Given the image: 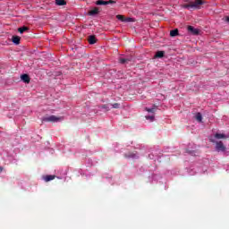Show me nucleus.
Masks as SVG:
<instances>
[{
  "label": "nucleus",
  "instance_id": "f257e3e1",
  "mask_svg": "<svg viewBox=\"0 0 229 229\" xmlns=\"http://www.w3.org/2000/svg\"><path fill=\"white\" fill-rule=\"evenodd\" d=\"M62 121V117L56 115L45 116L42 118V123H58Z\"/></svg>",
  "mask_w": 229,
  "mask_h": 229
},
{
  "label": "nucleus",
  "instance_id": "f03ea898",
  "mask_svg": "<svg viewBox=\"0 0 229 229\" xmlns=\"http://www.w3.org/2000/svg\"><path fill=\"white\" fill-rule=\"evenodd\" d=\"M205 4V1L203 0H195V2H191V8L195 10H199L201 5Z\"/></svg>",
  "mask_w": 229,
  "mask_h": 229
},
{
  "label": "nucleus",
  "instance_id": "7ed1b4c3",
  "mask_svg": "<svg viewBox=\"0 0 229 229\" xmlns=\"http://www.w3.org/2000/svg\"><path fill=\"white\" fill-rule=\"evenodd\" d=\"M116 19L121 21L122 22H133V18H126L124 15L118 14L116 15Z\"/></svg>",
  "mask_w": 229,
  "mask_h": 229
},
{
  "label": "nucleus",
  "instance_id": "20e7f679",
  "mask_svg": "<svg viewBox=\"0 0 229 229\" xmlns=\"http://www.w3.org/2000/svg\"><path fill=\"white\" fill-rule=\"evenodd\" d=\"M216 151H225L226 147H225V144H223V141H216Z\"/></svg>",
  "mask_w": 229,
  "mask_h": 229
},
{
  "label": "nucleus",
  "instance_id": "39448f33",
  "mask_svg": "<svg viewBox=\"0 0 229 229\" xmlns=\"http://www.w3.org/2000/svg\"><path fill=\"white\" fill-rule=\"evenodd\" d=\"M187 30L190 33H191V35H199V30L195 29L191 25L188 26Z\"/></svg>",
  "mask_w": 229,
  "mask_h": 229
},
{
  "label": "nucleus",
  "instance_id": "423d86ee",
  "mask_svg": "<svg viewBox=\"0 0 229 229\" xmlns=\"http://www.w3.org/2000/svg\"><path fill=\"white\" fill-rule=\"evenodd\" d=\"M21 80L23 83H30V81H31V79L30 78V75H28V74L21 75Z\"/></svg>",
  "mask_w": 229,
  "mask_h": 229
},
{
  "label": "nucleus",
  "instance_id": "0eeeda50",
  "mask_svg": "<svg viewBox=\"0 0 229 229\" xmlns=\"http://www.w3.org/2000/svg\"><path fill=\"white\" fill-rule=\"evenodd\" d=\"M98 13H99V7H94L88 13V14L90 16L98 15Z\"/></svg>",
  "mask_w": 229,
  "mask_h": 229
},
{
  "label": "nucleus",
  "instance_id": "6e6552de",
  "mask_svg": "<svg viewBox=\"0 0 229 229\" xmlns=\"http://www.w3.org/2000/svg\"><path fill=\"white\" fill-rule=\"evenodd\" d=\"M88 42L90 45H94V44H96L98 42V39L96 38V36L91 35V36L89 37Z\"/></svg>",
  "mask_w": 229,
  "mask_h": 229
},
{
  "label": "nucleus",
  "instance_id": "1a4fd4ad",
  "mask_svg": "<svg viewBox=\"0 0 229 229\" xmlns=\"http://www.w3.org/2000/svg\"><path fill=\"white\" fill-rule=\"evenodd\" d=\"M12 40L16 46H19L21 44V37L19 36H13Z\"/></svg>",
  "mask_w": 229,
  "mask_h": 229
},
{
  "label": "nucleus",
  "instance_id": "9d476101",
  "mask_svg": "<svg viewBox=\"0 0 229 229\" xmlns=\"http://www.w3.org/2000/svg\"><path fill=\"white\" fill-rule=\"evenodd\" d=\"M55 178H56L55 175H45V176H43V180H45V182H51L52 180H55Z\"/></svg>",
  "mask_w": 229,
  "mask_h": 229
},
{
  "label": "nucleus",
  "instance_id": "9b49d317",
  "mask_svg": "<svg viewBox=\"0 0 229 229\" xmlns=\"http://www.w3.org/2000/svg\"><path fill=\"white\" fill-rule=\"evenodd\" d=\"M55 4H57V6H65L67 2H65V0H55Z\"/></svg>",
  "mask_w": 229,
  "mask_h": 229
},
{
  "label": "nucleus",
  "instance_id": "f8f14e48",
  "mask_svg": "<svg viewBox=\"0 0 229 229\" xmlns=\"http://www.w3.org/2000/svg\"><path fill=\"white\" fill-rule=\"evenodd\" d=\"M107 2L105 0H97L95 2V4H97L98 6H103V5H106Z\"/></svg>",
  "mask_w": 229,
  "mask_h": 229
},
{
  "label": "nucleus",
  "instance_id": "ddd939ff",
  "mask_svg": "<svg viewBox=\"0 0 229 229\" xmlns=\"http://www.w3.org/2000/svg\"><path fill=\"white\" fill-rule=\"evenodd\" d=\"M164 55H165V52L157 51L155 55V58H164Z\"/></svg>",
  "mask_w": 229,
  "mask_h": 229
},
{
  "label": "nucleus",
  "instance_id": "4468645a",
  "mask_svg": "<svg viewBox=\"0 0 229 229\" xmlns=\"http://www.w3.org/2000/svg\"><path fill=\"white\" fill-rule=\"evenodd\" d=\"M178 35H179L178 29H174L170 31V37H178Z\"/></svg>",
  "mask_w": 229,
  "mask_h": 229
},
{
  "label": "nucleus",
  "instance_id": "2eb2a0df",
  "mask_svg": "<svg viewBox=\"0 0 229 229\" xmlns=\"http://www.w3.org/2000/svg\"><path fill=\"white\" fill-rule=\"evenodd\" d=\"M195 119L199 123H201V121H203V116L201 115V113H197L196 115H195Z\"/></svg>",
  "mask_w": 229,
  "mask_h": 229
},
{
  "label": "nucleus",
  "instance_id": "dca6fc26",
  "mask_svg": "<svg viewBox=\"0 0 229 229\" xmlns=\"http://www.w3.org/2000/svg\"><path fill=\"white\" fill-rule=\"evenodd\" d=\"M215 139H226V135H225L223 133H216Z\"/></svg>",
  "mask_w": 229,
  "mask_h": 229
},
{
  "label": "nucleus",
  "instance_id": "f3484780",
  "mask_svg": "<svg viewBox=\"0 0 229 229\" xmlns=\"http://www.w3.org/2000/svg\"><path fill=\"white\" fill-rule=\"evenodd\" d=\"M100 108H102L103 110H106V112H108L110 110V106L108 104L102 105Z\"/></svg>",
  "mask_w": 229,
  "mask_h": 229
},
{
  "label": "nucleus",
  "instance_id": "a211bd4d",
  "mask_svg": "<svg viewBox=\"0 0 229 229\" xmlns=\"http://www.w3.org/2000/svg\"><path fill=\"white\" fill-rule=\"evenodd\" d=\"M156 108H157V106H154L151 107V108L146 107L145 110H146V112H148V113H150V114H153V113H155Z\"/></svg>",
  "mask_w": 229,
  "mask_h": 229
},
{
  "label": "nucleus",
  "instance_id": "6ab92c4d",
  "mask_svg": "<svg viewBox=\"0 0 229 229\" xmlns=\"http://www.w3.org/2000/svg\"><path fill=\"white\" fill-rule=\"evenodd\" d=\"M28 27L24 26V27H21L18 29L19 33H24V31H28Z\"/></svg>",
  "mask_w": 229,
  "mask_h": 229
},
{
  "label": "nucleus",
  "instance_id": "aec40b11",
  "mask_svg": "<svg viewBox=\"0 0 229 229\" xmlns=\"http://www.w3.org/2000/svg\"><path fill=\"white\" fill-rule=\"evenodd\" d=\"M182 8H185L186 10H189L191 8H192V4L191 2L190 4H185L182 5Z\"/></svg>",
  "mask_w": 229,
  "mask_h": 229
},
{
  "label": "nucleus",
  "instance_id": "412c9836",
  "mask_svg": "<svg viewBox=\"0 0 229 229\" xmlns=\"http://www.w3.org/2000/svg\"><path fill=\"white\" fill-rule=\"evenodd\" d=\"M128 62H130L128 58H120V64H128Z\"/></svg>",
  "mask_w": 229,
  "mask_h": 229
},
{
  "label": "nucleus",
  "instance_id": "4be33fe9",
  "mask_svg": "<svg viewBox=\"0 0 229 229\" xmlns=\"http://www.w3.org/2000/svg\"><path fill=\"white\" fill-rule=\"evenodd\" d=\"M112 107H113V108H121V104H119V103H114V104L112 105Z\"/></svg>",
  "mask_w": 229,
  "mask_h": 229
},
{
  "label": "nucleus",
  "instance_id": "5701e85b",
  "mask_svg": "<svg viewBox=\"0 0 229 229\" xmlns=\"http://www.w3.org/2000/svg\"><path fill=\"white\" fill-rule=\"evenodd\" d=\"M106 4H115V1H114V0H108V1H106Z\"/></svg>",
  "mask_w": 229,
  "mask_h": 229
},
{
  "label": "nucleus",
  "instance_id": "b1692460",
  "mask_svg": "<svg viewBox=\"0 0 229 229\" xmlns=\"http://www.w3.org/2000/svg\"><path fill=\"white\" fill-rule=\"evenodd\" d=\"M146 119L150 120V121H153V119H155V116H153V115H148V116H146Z\"/></svg>",
  "mask_w": 229,
  "mask_h": 229
},
{
  "label": "nucleus",
  "instance_id": "393cba45",
  "mask_svg": "<svg viewBox=\"0 0 229 229\" xmlns=\"http://www.w3.org/2000/svg\"><path fill=\"white\" fill-rule=\"evenodd\" d=\"M225 21L227 22L229 24V16H225L224 18Z\"/></svg>",
  "mask_w": 229,
  "mask_h": 229
},
{
  "label": "nucleus",
  "instance_id": "a878e982",
  "mask_svg": "<svg viewBox=\"0 0 229 229\" xmlns=\"http://www.w3.org/2000/svg\"><path fill=\"white\" fill-rule=\"evenodd\" d=\"M4 168H3V166H0V173H3V170H4Z\"/></svg>",
  "mask_w": 229,
  "mask_h": 229
},
{
  "label": "nucleus",
  "instance_id": "bb28decb",
  "mask_svg": "<svg viewBox=\"0 0 229 229\" xmlns=\"http://www.w3.org/2000/svg\"><path fill=\"white\" fill-rule=\"evenodd\" d=\"M189 153H190L191 155H192V151H190Z\"/></svg>",
  "mask_w": 229,
  "mask_h": 229
}]
</instances>
